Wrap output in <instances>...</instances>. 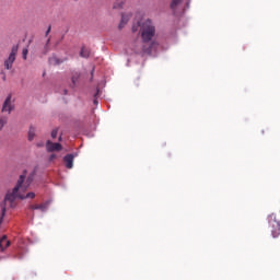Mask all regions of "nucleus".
I'll return each instance as SVG.
<instances>
[{
  "label": "nucleus",
  "mask_w": 280,
  "mask_h": 280,
  "mask_svg": "<svg viewBox=\"0 0 280 280\" xmlns=\"http://www.w3.org/2000/svg\"><path fill=\"white\" fill-rule=\"evenodd\" d=\"M268 222L269 224H272V222H276L277 229L280 231V220L277 219V214L272 213L268 215Z\"/></svg>",
  "instance_id": "nucleus-10"
},
{
  "label": "nucleus",
  "mask_w": 280,
  "mask_h": 280,
  "mask_svg": "<svg viewBox=\"0 0 280 280\" xmlns=\"http://www.w3.org/2000/svg\"><path fill=\"white\" fill-rule=\"evenodd\" d=\"M10 241H8V236L3 235L0 238V250L3 253V250H5V248H10Z\"/></svg>",
  "instance_id": "nucleus-7"
},
{
  "label": "nucleus",
  "mask_w": 280,
  "mask_h": 280,
  "mask_svg": "<svg viewBox=\"0 0 280 280\" xmlns=\"http://www.w3.org/2000/svg\"><path fill=\"white\" fill-rule=\"evenodd\" d=\"M100 93V90H97V92L95 93L94 97H97V94Z\"/></svg>",
  "instance_id": "nucleus-24"
},
{
  "label": "nucleus",
  "mask_w": 280,
  "mask_h": 280,
  "mask_svg": "<svg viewBox=\"0 0 280 280\" xmlns=\"http://www.w3.org/2000/svg\"><path fill=\"white\" fill-rule=\"evenodd\" d=\"M56 159V154H51L50 156H49V161H54Z\"/></svg>",
  "instance_id": "nucleus-23"
},
{
  "label": "nucleus",
  "mask_w": 280,
  "mask_h": 280,
  "mask_svg": "<svg viewBox=\"0 0 280 280\" xmlns=\"http://www.w3.org/2000/svg\"><path fill=\"white\" fill-rule=\"evenodd\" d=\"M19 54V45H14L11 48V52L9 54L8 58L4 59V69L10 71L12 67H14V62L16 61V55Z\"/></svg>",
  "instance_id": "nucleus-3"
},
{
  "label": "nucleus",
  "mask_w": 280,
  "mask_h": 280,
  "mask_svg": "<svg viewBox=\"0 0 280 280\" xmlns=\"http://www.w3.org/2000/svg\"><path fill=\"white\" fill-rule=\"evenodd\" d=\"M63 93H65V95H67L68 91H67V90H63Z\"/></svg>",
  "instance_id": "nucleus-26"
},
{
  "label": "nucleus",
  "mask_w": 280,
  "mask_h": 280,
  "mask_svg": "<svg viewBox=\"0 0 280 280\" xmlns=\"http://www.w3.org/2000/svg\"><path fill=\"white\" fill-rule=\"evenodd\" d=\"M30 185H32V177H28L25 182V175H21L16 186L4 197L5 207L14 209V207H16V198H20V200H25L26 198H36V194L34 192H28L26 195L24 194L27 191V187H30Z\"/></svg>",
  "instance_id": "nucleus-1"
},
{
  "label": "nucleus",
  "mask_w": 280,
  "mask_h": 280,
  "mask_svg": "<svg viewBox=\"0 0 280 280\" xmlns=\"http://www.w3.org/2000/svg\"><path fill=\"white\" fill-rule=\"evenodd\" d=\"M52 1H58V0H52Z\"/></svg>",
  "instance_id": "nucleus-31"
},
{
  "label": "nucleus",
  "mask_w": 280,
  "mask_h": 280,
  "mask_svg": "<svg viewBox=\"0 0 280 280\" xmlns=\"http://www.w3.org/2000/svg\"><path fill=\"white\" fill-rule=\"evenodd\" d=\"M182 0H172L171 2V10H174L175 8H178Z\"/></svg>",
  "instance_id": "nucleus-16"
},
{
  "label": "nucleus",
  "mask_w": 280,
  "mask_h": 280,
  "mask_svg": "<svg viewBox=\"0 0 280 280\" xmlns=\"http://www.w3.org/2000/svg\"><path fill=\"white\" fill-rule=\"evenodd\" d=\"M45 145V142H38L37 148H43Z\"/></svg>",
  "instance_id": "nucleus-22"
},
{
  "label": "nucleus",
  "mask_w": 280,
  "mask_h": 280,
  "mask_svg": "<svg viewBox=\"0 0 280 280\" xmlns=\"http://www.w3.org/2000/svg\"><path fill=\"white\" fill-rule=\"evenodd\" d=\"M3 80H5V77H3Z\"/></svg>",
  "instance_id": "nucleus-30"
},
{
  "label": "nucleus",
  "mask_w": 280,
  "mask_h": 280,
  "mask_svg": "<svg viewBox=\"0 0 280 280\" xmlns=\"http://www.w3.org/2000/svg\"><path fill=\"white\" fill-rule=\"evenodd\" d=\"M49 40H50V39L48 38V39H47V45H49Z\"/></svg>",
  "instance_id": "nucleus-27"
},
{
  "label": "nucleus",
  "mask_w": 280,
  "mask_h": 280,
  "mask_svg": "<svg viewBox=\"0 0 280 280\" xmlns=\"http://www.w3.org/2000/svg\"><path fill=\"white\" fill-rule=\"evenodd\" d=\"M5 207H10V206H5L4 203V207L1 210L0 224L3 223V218H5Z\"/></svg>",
  "instance_id": "nucleus-17"
},
{
  "label": "nucleus",
  "mask_w": 280,
  "mask_h": 280,
  "mask_svg": "<svg viewBox=\"0 0 280 280\" xmlns=\"http://www.w3.org/2000/svg\"><path fill=\"white\" fill-rule=\"evenodd\" d=\"M14 110V105L12 104V95L7 96V98L3 102L1 113H12Z\"/></svg>",
  "instance_id": "nucleus-4"
},
{
  "label": "nucleus",
  "mask_w": 280,
  "mask_h": 280,
  "mask_svg": "<svg viewBox=\"0 0 280 280\" xmlns=\"http://www.w3.org/2000/svg\"><path fill=\"white\" fill-rule=\"evenodd\" d=\"M48 207H49V203L48 202H44V203H40V205H31L30 209H32V211L39 210L42 212H45V211H47Z\"/></svg>",
  "instance_id": "nucleus-6"
},
{
  "label": "nucleus",
  "mask_w": 280,
  "mask_h": 280,
  "mask_svg": "<svg viewBox=\"0 0 280 280\" xmlns=\"http://www.w3.org/2000/svg\"><path fill=\"white\" fill-rule=\"evenodd\" d=\"M74 1H78V0H74Z\"/></svg>",
  "instance_id": "nucleus-32"
},
{
  "label": "nucleus",
  "mask_w": 280,
  "mask_h": 280,
  "mask_svg": "<svg viewBox=\"0 0 280 280\" xmlns=\"http://www.w3.org/2000/svg\"><path fill=\"white\" fill-rule=\"evenodd\" d=\"M46 150L47 152H60V150H62V144L58 143V142H51L50 140H48L46 142Z\"/></svg>",
  "instance_id": "nucleus-5"
},
{
  "label": "nucleus",
  "mask_w": 280,
  "mask_h": 280,
  "mask_svg": "<svg viewBox=\"0 0 280 280\" xmlns=\"http://www.w3.org/2000/svg\"><path fill=\"white\" fill-rule=\"evenodd\" d=\"M63 163L66 164V167H67L68 170L73 168V154H67V155L63 158Z\"/></svg>",
  "instance_id": "nucleus-8"
},
{
  "label": "nucleus",
  "mask_w": 280,
  "mask_h": 280,
  "mask_svg": "<svg viewBox=\"0 0 280 280\" xmlns=\"http://www.w3.org/2000/svg\"><path fill=\"white\" fill-rule=\"evenodd\" d=\"M132 19V14L127 13L121 15V21L119 23V30H122V27Z\"/></svg>",
  "instance_id": "nucleus-9"
},
{
  "label": "nucleus",
  "mask_w": 280,
  "mask_h": 280,
  "mask_svg": "<svg viewBox=\"0 0 280 280\" xmlns=\"http://www.w3.org/2000/svg\"><path fill=\"white\" fill-rule=\"evenodd\" d=\"M272 237H279V232L272 231Z\"/></svg>",
  "instance_id": "nucleus-21"
},
{
  "label": "nucleus",
  "mask_w": 280,
  "mask_h": 280,
  "mask_svg": "<svg viewBox=\"0 0 280 280\" xmlns=\"http://www.w3.org/2000/svg\"><path fill=\"white\" fill-rule=\"evenodd\" d=\"M48 62H49V65H51L52 67H56V65H60V62H62V61H60V59H58V57L52 56V57H50V58L48 59Z\"/></svg>",
  "instance_id": "nucleus-14"
},
{
  "label": "nucleus",
  "mask_w": 280,
  "mask_h": 280,
  "mask_svg": "<svg viewBox=\"0 0 280 280\" xmlns=\"http://www.w3.org/2000/svg\"><path fill=\"white\" fill-rule=\"evenodd\" d=\"M139 28L143 43H150V40H152L156 34V28L151 20H145L142 24L141 22L133 24L132 32H139Z\"/></svg>",
  "instance_id": "nucleus-2"
},
{
  "label": "nucleus",
  "mask_w": 280,
  "mask_h": 280,
  "mask_svg": "<svg viewBox=\"0 0 280 280\" xmlns=\"http://www.w3.org/2000/svg\"><path fill=\"white\" fill-rule=\"evenodd\" d=\"M8 116H0V130H3L8 126Z\"/></svg>",
  "instance_id": "nucleus-15"
},
{
  "label": "nucleus",
  "mask_w": 280,
  "mask_h": 280,
  "mask_svg": "<svg viewBox=\"0 0 280 280\" xmlns=\"http://www.w3.org/2000/svg\"><path fill=\"white\" fill-rule=\"evenodd\" d=\"M56 137H58V129H54V130L51 131V138H52V139H56Z\"/></svg>",
  "instance_id": "nucleus-19"
},
{
  "label": "nucleus",
  "mask_w": 280,
  "mask_h": 280,
  "mask_svg": "<svg viewBox=\"0 0 280 280\" xmlns=\"http://www.w3.org/2000/svg\"><path fill=\"white\" fill-rule=\"evenodd\" d=\"M51 32V25L48 26L47 31H46V36H49V33Z\"/></svg>",
  "instance_id": "nucleus-20"
},
{
  "label": "nucleus",
  "mask_w": 280,
  "mask_h": 280,
  "mask_svg": "<svg viewBox=\"0 0 280 280\" xmlns=\"http://www.w3.org/2000/svg\"><path fill=\"white\" fill-rule=\"evenodd\" d=\"M94 104H97V100H94Z\"/></svg>",
  "instance_id": "nucleus-28"
},
{
  "label": "nucleus",
  "mask_w": 280,
  "mask_h": 280,
  "mask_svg": "<svg viewBox=\"0 0 280 280\" xmlns=\"http://www.w3.org/2000/svg\"><path fill=\"white\" fill-rule=\"evenodd\" d=\"M27 54H28L27 48H24V49L22 50L23 60H27Z\"/></svg>",
  "instance_id": "nucleus-18"
},
{
  "label": "nucleus",
  "mask_w": 280,
  "mask_h": 280,
  "mask_svg": "<svg viewBox=\"0 0 280 280\" xmlns=\"http://www.w3.org/2000/svg\"><path fill=\"white\" fill-rule=\"evenodd\" d=\"M72 82H73V84H75V78H72Z\"/></svg>",
  "instance_id": "nucleus-25"
},
{
  "label": "nucleus",
  "mask_w": 280,
  "mask_h": 280,
  "mask_svg": "<svg viewBox=\"0 0 280 280\" xmlns=\"http://www.w3.org/2000/svg\"><path fill=\"white\" fill-rule=\"evenodd\" d=\"M80 56H81V58H89V56H91V49H89L86 47H82Z\"/></svg>",
  "instance_id": "nucleus-13"
},
{
  "label": "nucleus",
  "mask_w": 280,
  "mask_h": 280,
  "mask_svg": "<svg viewBox=\"0 0 280 280\" xmlns=\"http://www.w3.org/2000/svg\"><path fill=\"white\" fill-rule=\"evenodd\" d=\"M35 137H36V128L34 126H31L28 129V141H34Z\"/></svg>",
  "instance_id": "nucleus-12"
},
{
  "label": "nucleus",
  "mask_w": 280,
  "mask_h": 280,
  "mask_svg": "<svg viewBox=\"0 0 280 280\" xmlns=\"http://www.w3.org/2000/svg\"><path fill=\"white\" fill-rule=\"evenodd\" d=\"M124 5H126V0H116L113 9L114 10H124Z\"/></svg>",
  "instance_id": "nucleus-11"
},
{
  "label": "nucleus",
  "mask_w": 280,
  "mask_h": 280,
  "mask_svg": "<svg viewBox=\"0 0 280 280\" xmlns=\"http://www.w3.org/2000/svg\"><path fill=\"white\" fill-rule=\"evenodd\" d=\"M59 141H62V137H59Z\"/></svg>",
  "instance_id": "nucleus-29"
}]
</instances>
